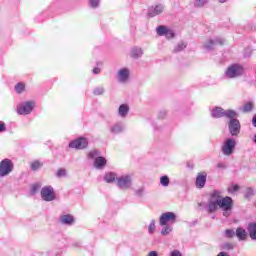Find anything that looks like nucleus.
<instances>
[{"label":"nucleus","mask_w":256,"mask_h":256,"mask_svg":"<svg viewBox=\"0 0 256 256\" xmlns=\"http://www.w3.org/2000/svg\"><path fill=\"white\" fill-rule=\"evenodd\" d=\"M206 209L208 213H215L217 209H222L223 217H230L233 211V198L229 196L223 198L221 191L214 190L210 195Z\"/></svg>","instance_id":"1"},{"label":"nucleus","mask_w":256,"mask_h":256,"mask_svg":"<svg viewBox=\"0 0 256 256\" xmlns=\"http://www.w3.org/2000/svg\"><path fill=\"white\" fill-rule=\"evenodd\" d=\"M116 185L121 191H128L133 187V175L132 174H123L116 178Z\"/></svg>","instance_id":"2"},{"label":"nucleus","mask_w":256,"mask_h":256,"mask_svg":"<svg viewBox=\"0 0 256 256\" xmlns=\"http://www.w3.org/2000/svg\"><path fill=\"white\" fill-rule=\"evenodd\" d=\"M211 116L214 117V119H221V117L234 119V117H237V112L231 109L225 110L221 107H215L211 110Z\"/></svg>","instance_id":"3"},{"label":"nucleus","mask_w":256,"mask_h":256,"mask_svg":"<svg viewBox=\"0 0 256 256\" xmlns=\"http://www.w3.org/2000/svg\"><path fill=\"white\" fill-rule=\"evenodd\" d=\"M88 159H94L95 169H104L107 165V159L101 156V152L99 150L90 151L88 153Z\"/></svg>","instance_id":"4"},{"label":"nucleus","mask_w":256,"mask_h":256,"mask_svg":"<svg viewBox=\"0 0 256 256\" xmlns=\"http://www.w3.org/2000/svg\"><path fill=\"white\" fill-rule=\"evenodd\" d=\"M243 73H245V69L239 64H233L225 71V75L228 79H237V77H241Z\"/></svg>","instance_id":"5"},{"label":"nucleus","mask_w":256,"mask_h":256,"mask_svg":"<svg viewBox=\"0 0 256 256\" xmlns=\"http://www.w3.org/2000/svg\"><path fill=\"white\" fill-rule=\"evenodd\" d=\"M33 109H35V101H25L16 107L18 115H31Z\"/></svg>","instance_id":"6"},{"label":"nucleus","mask_w":256,"mask_h":256,"mask_svg":"<svg viewBox=\"0 0 256 256\" xmlns=\"http://www.w3.org/2000/svg\"><path fill=\"white\" fill-rule=\"evenodd\" d=\"M235 147H237V141H235L234 138H228L223 142L221 151L223 155H225L226 157H230V155H233Z\"/></svg>","instance_id":"7"},{"label":"nucleus","mask_w":256,"mask_h":256,"mask_svg":"<svg viewBox=\"0 0 256 256\" xmlns=\"http://www.w3.org/2000/svg\"><path fill=\"white\" fill-rule=\"evenodd\" d=\"M116 79L121 85H127L131 79V70L127 67L120 68L116 73Z\"/></svg>","instance_id":"8"},{"label":"nucleus","mask_w":256,"mask_h":256,"mask_svg":"<svg viewBox=\"0 0 256 256\" xmlns=\"http://www.w3.org/2000/svg\"><path fill=\"white\" fill-rule=\"evenodd\" d=\"M13 161L11 159H4L0 162V177H7L13 172Z\"/></svg>","instance_id":"9"},{"label":"nucleus","mask_w":256,"mask_h":256,"mask_svg":"<svg viewBox=\"0 0 256 256\" xmlns=\"http://www.w3.org/2000/svg\"><path fill=\"white\" fill-rule=\"evenodd\" d=\"M40 195L43 201H47L48 203L51 201H55L56 199L55 190L53 189V186H44L41 189Z\"/></svg>","instance_id":"10"},{"label":"nucleus","mask_w":256,"mask_h":256,"mask_svg":"<svg viewBox=\"0 0 256 256\" xmlns=\"http://www.w3.org/2000/svg\"><path fill=\"white\" fill-rule=\"evenodd\" d=\"M236 118L237 117L230 118V121L228 122V129L232 137H237V135L241 133V123Z\"/></svg>","instance_id":"11"},{"label":"nucleus","mask_w":256,"mask_h":256,"mask_svg":"<svg viewBox=\"0 0 256 256\" xmlns=\"http://www.w3.org/2000/svg\"><path fill=\"white\" fill-rule=\"evenodd\" d=\"M177 221V215L173 212H165L161 214L159 218V225H169V223L173 224Z\"/></svg>","instance_id":"12"},{"label":"nucleus","mask_w":256,"mask_h":256,"mask_svg":"<svg viewBox=\"0 0 256 256\" xmlns=\"http://www.w3.org/2000/svg\"><path fill=\"white\" fill-rule=\"evenodd\" d=\"M89 145V141L87 140V138H77L76 140H73L69 143V147L70 149H87V146Z\"/></svg>","instance_id":"13"},{"label":"nucleus","mask_w":256,"mask_h":256,"mask_svg":"<svg viewBox=\"0 0 256 256\" xmlns=\"http://www.w3.org/2000/svg\"><path fill=\"white\" fill-rule=\"evenodd\" d=\"M225 43V40L223 38H214V39H208L204 42V49L206 51H213L217 47V45H223Z\"/></svg>","instance_id":"14"},{"label":"nucleus","mask_w":256,"mask_h":256,"mask_svg":"<svg viewBox=\"0 0 256 256\" xmlns=\"http://www.w3.org/2000/svg\"><path fill=\"white\" fill-rule=\"evenodd\" d=\"M165 11V5L158 4L156 6H152L148 10V16L150 17H157V15H161Z\"/></svg>","instance_id":"15"},{"label":"nucleus","mask_w":256,"mask_h":256,"mask_svg":"<svg viewBox=\"0 0 256 256\" xmlns=\"http://www.w3.org/2000/svg\"><path fill=\"white\" fill-rule=\"evenodd\" d=\"M125 131V124L123 122H118L110 126V133L112 135H119Z\"/></svg>","instance_id":"16"},{"label":"nucleus","mask_w":256,"mask_h":256,"mask_svg":"<svg viewBox=\"0 0 256 256\" xmlns=\"http://www.w3.org/2000/svg\"><path fill=\"white\" fill-rule=\"evenodd\" d=\"M130 109L131 108L129 107V104H121L118 107V117L121 119H127V115H129Z\"/></svg>","instance_id":"17"},{"label":"nucleus","mask_w":256,"mask_h":256,"mask_svg":"<svg viewBox=\"0 0 256 256\" xmlns=\"http://www.w3.org/2000/svg\"><path fill=\"white\" fill-rule=\"evenodd\" d=\"M143 53V48L134 46L130 50V57H132V59H141V57H143Z\"/></svg>","instance_id":"18"},{"label":"nucleus","mask_w":256,"mask_h":256,"mask_svg":"<svg viewBox=\"0 0 256 256\" xmlns=\"http://www.w3.org/2000/svg\"><path fill=\"white\" fill-rule=\"evenodd\" d=\"M206 183H207V174L199 173L196 177V187L198 189H203Z\"/></svg>","instance_id":"19"},{"label":"nucleus","mask_w":256,"mask_h":256,"mask_svg":"<svg viewBox=\"0 0 256 256\" xmlns=\"http://www.w3.org/2000/svg\"><path fill=\"white\" fill-rule=\"evenodd\" d=\"M60 223L62 225L71 226L73 223H75V218L71 214L62 215L60 216Z\"/></svg>","instance_id":"20"},{"label":"nucleus","mask_w":256,"mask_h":256,"mask_svg":"<svg viewBox=\"0 0 256 256\" xmlns=\"http://www.w3.org/2000/svg\"><path fill=\"white\" fill-rule=\"evenodd\" d=\"M248 233L250 239H252V241H256V222H251L248 224Z\"/></svg>","instance_id":"21"},{"label":"nucleus","mask_w":256,"mask_h":256,"mask_svg":"<svg viewBox=\"0 0 256 256\" xmlns=\"http://www.w3.org/2000/svg\"><path fill=\"white\" fill-rule=\"evenodd\" d=\"M117 174L115 172H108L104 175V181L106 183H115L117 181Z\"/></svg>","instance_id":"22"},{"label":"nucleus","mask_w":256,"mask_h":256,"mask_svg":"<svg viewBox=\"0 0 256 256\" xmlns=\"http://www.w3.org/2000/svg\"><path fill=\"white\" fill-rule=\"evenodd\" d=\"M185 49H187L186 42L180 41L174 46L173 53H181V51H185Z\"/></svg>","instance_id":"23"},{"label":"nucleus","mask_w":256,"mask_h":256,"mask_svg":"<svg viewBox=\"0 0 256 256\" xmlns=\"http://www.w3.org/2000/svg\"><path fill=\"white\" fill-rule=\"evenodd\" d=\"M236 237H238L240 241H245V239H247V232L243 228H237Z\"/></svg>","instance_id":"24"},{"label":"nucleus","mask_w":256,"mask_h":256,"mask_svg":"<svg viewBox=\"0 0 256 256\" xmlns=\"http://www.w3.org/2000/svg\"><path fill=\"white\" fill-rule=\"evenodd\" d=\"M168 27L165 25H160L156 28V33L159 37H165L167 31H168Z\"/></svg>","instance_id":"25"},{"label":"nucleus","mask_w":256,"mask_h":256,"mask_svg":"<svg viewBox=\"0 0 256 256\" xmlns=\"http://www.w3.org/2000/svg\"><path fill=\"white\" fill-rule=\"evenodd\" d=\"M162 227L161 235H163V237H167V235L173 232V227L170 224L163 225Z\"/></svg>","instance_id":"26"},{"label":"nucleus","mask_w":256,"mask_h":256,"mask_svg":"<svg viewBox=\"0 0 256 256\" xmlns=\"http://www.w3.org/2000/svg\"><path fill=\"white\" fill-rule=\"evenodd\" d=\"M41 167H43V162H41L40 160H35L30 164V169L32 171H39Z\"/></svg>","instance_id":"27"},{"label":"nucleus","mask_w":256,"mask_h":256,"mask_svg":"<svg viewBox=\"0 0 256 256\" xmlns=\"http://www.w3.org/2000/svg\"><path fill=\"white\" fill-rule=\"evenodd\" d=\"M210 0H194V7L197 9H201L205 7L206 5H209Z\"/></svg>","instance_id":"28"},{"label":"nucleus","mask_w":256,"mask_h":256,"mask_svg":"<svg viewBox=\"0 0 256 256\" xmlns=\"http://www.w3.org/2000/svg\"><path fill=\"white\" fill-rule=\"evenodd\" d=\"M156 221L155 219H152L148 225V233L149 235H153V233H155V229H157V226H156Z\"/></svg>","instance_id":"29"},{"label":"nucleus","mask_w":256,"mask_h":256,"mask_svg":"<svg viewBox=\"0 0 256 256\" xmlns=\"http://www.w3.org/2000/svg\"><path fill=\"white\" fill-rule=\"evenodd\" d=\"M15 91L16 93H18L19 95H21V93L25 92V83L23 82H19L15 85Z\"/></svg>","instance_id":"30"},{"label":"nucleus","mask_w":256,"mask_h":256,"mask_svg":"<svg viewBox=\"0 0 256 256\" xmlns=\"http://www.w3.org/2000/svg\"><path fill=\"white\" fill-rule=\"evenodd\" d=\"M243 113H250V111H253V102H248L244 104L242 107Z\"/></svg>","instance_id":"31"},{"label":"nucleus","mask_w":256,"mask_h":256,"mask_svg":"<svg viewBox=\"0 0 256 256\" xmlns=\"http://www.w3.org/2000/svg\"><path fill=\"white\" fill-rule=\"evenodd\" d=\"M66 176H67V170L65 168H59L56 171V177L58 179H61V178L66 177Z\"/></svg>","instance_id":"32"},{"label":"nucleus","mask_w":256,"mask_h":256,"mask_svg":"<svg viewBox=\"0 0 256 256\" xmlns=\"http://www.w3.org/2000/svg\"><path fill=\"white\" fill-rule=\"evenodd\" d=\"M169 183H170L169 176L164 175L160 178V184L162 187H169Z\"/></svg>","instance_id":"33"},{"label":"nucleus","mask_w":256,"mask_h":256,"mask_svg":"<svg viewBox=\"0 0 256 256\" xmlns=\"http://www.w3.org/2000/svg\"><path fill=\"white\" fill-rule=\"evenodd\" d=\"M253 195H255V191L253 190V188H246L244 191V196L246 199H251V197H253Z\"/></svg>","instance_id":"34"},{"label":"nucleus","mask_w":256,"mask_h":256,"mask_svg":"<svg viewBox=\"0 0 256 256\" xmlns=\"http://www.w3.org/2000/svg\"><path fill=\"white\" fill-rule=\"evenodd\" d=\"M103 93H105V88H103V86H98L93 90V95H103Z\"/></svg>","instance_id":"35"},{"label":"nucleus","mask_w":256,"mask_h":256,"mask_svg":"<svg viewBox=\"0 0 256 256\" xmlns=\"http://www.w3.org/2000/svg\"><path fill=\"white\" fill-rule=\"evenodd\" d=\"M164 37H166V39H173V37H175V32L168 28L166 34H164Z\"/></svg>","instance_id":"36"},{"label":"nucleus","mask_w":256,"mask_h":256,"mask_svg":"<svg viewBox=\"0 0 256 256\" xmlns=\"http://www.w3.org/2000/svg\"><path fill=\"white\" fill-rule=\"evenodd\" d=\"M39 189H41V185L40 184H32L31 186V194L35 195V193H37L39 191Z\"/></svg>","instance_id":"37"},{"label":"nucleus","mask_w":256,"mask_h":256,"mask_svg":"<svg viewBox=\"0 0 256 256\" xmlns=\"http://www.w3.org/2000/svg\"><path fill=\"white\" fill-rule=\"evenodd\" d=\"M100 1L101 0H89L90 7H92L93 9H97V7H99Z\"/></svg>","instance_id":"38"},{"label":"nucleus","mask_w":256,"mask_h":256,"mask_svg":"<svg viewBox=\"0 0 256 256\" xmlns=\"http://www.w3.org/2000/svg\"><path fill=\"white\" fill-rule=\"evenodd\" d=\"M46 256H61V253L55 251V250H48L45 252Z\"/></svg>","instance_id":"39"},{"label":"nucleus","mask_w":256,"mask_h":256,"mask_svg":"<svg viewBox=\"0 0 256 256\" xmlns=\"http://www.w3.org/2000/svg\"><path fill=\"white\" fill-rule=\"evenodd\" d=\"M225 237H228V239H231L232 237H235V231L228 229L225 231Z\"/></svg>","instance_id":"40"},{"label":"nucleus","mask_w":256,"mask_h":256,"mask_svg":"<svg viewBox=\"0 0 256 256\" xmlns=\"http://www.w3.org/2000/svg\"><path fill=\"white\" fill-rule=\"evenodd\" d=\"M239 190V185L235 184L228 188V193H236Z\"/></svg>","instance_id":"41"},{"label":"nucleus","mask_w":256,"mask_h":256,"mask_svg":"<svg viewBox=\"0 0 256 256\" xmlns=\"http://www.w3.org/2000/svg\"><path fill=\"white\" fill-rule=\"evenodd\" d=\"M222 249H224L225 251H231V249H233V244L225 243L223 244Z\"/></svg>","instance_id":"42"},{"label":"nucleus","mask_w":256,"mask_h":256,"mask_svg":"<svg viewBox=\"0 0 256 256\" xmlns=\"http://www.w3.org/2000/svg\"><path fill=\"white\" fill-rule=\"evenodd\" d=\"M4 131H7V127L5 126V122L0 121V133H4Z\"/></svg>","instance_id":"43"},{"label":"nucleus","mask_w":256,"mask_h":256,"mask_svg":"<svg viewBox=\"0 0 256 256\" xmlns=\"http://www.w3.org/2000/svg\"><path fill=\"white\" fill-rule=\"evenodd\" d=\"M170 256H182V254L179 250H174L170 253Z\"/></svg>","instance_id":"44"},{"label":"nucleus","mask_w":256,"mask_h":256,"mask_svg":"<svg viewBox=\"0 0 256 256\" xmlns=\"http://www.w3.org/2000/svg\"><path fill=\"white\" fill-rule=\"evenodd\" d=\"M93 73H94V75H99L101 73V68H97V67L94 68Z\"/></svg>","instance_id":"45"},{"label":"nucleus","mask_w":256,"mask_h":256,"mask_svg":"<svg viewBox=\"0 0 256 256\" xmlns=\"http://www.w3.org/2000/svg\"><path fill=\"white\" fill-rule=\"evenodd\" d=\"M225 167H226L225 163H223V162H220V163L217 164L218 169H225Z\"/></svg>","instance_id":"46"},{"label":"nucleus","mask_w":256,"mask_h":256,"mask_svg":"<svg viewBox=\"0 0 256 256\" xmlns=\"http://www.w3.org/2000/svg\"><path fill=\"white\" fill-rule=\"evenodd\" d=\"M147 256H159L157 251H150Z\"/></svg>","instance_id":"47"},{"label":"nucleus","mask_w":256,"mask_h":256,"mask_svg":"<svg viewBox=\"0 0 256 256\" xmlns=\"http://www.w3.org/2000/svg\"><path fill=\"white\" fill-rule=\"evenodd\" d=\"M252 124H253L254 127H256V115L252 119Z\"/></svg>","instance_id":"48"},{"label":"nucleus","mask_w":256,"mask_h":256,"mask_svg":"<svg viewBox=\"0 0 256 256\" xmlns=\"http://www.w3.org/2000/svg\"><path fill=\"white\" fill-rule=\"evenodd\" d=\"M137 195H143V189H139V190H137Z\"/></svg>","instance_id":"49"},{"label":"nucleus","mask_w":256,"mask_h":256,"mask_svg":"<svg viewBox=\"0 0 256 256\" xmlns=\"http://www.w3.org/2000/svg\"><path fill=\"white\" fill-rule=\"evenodd\" d=\"M229 0H218V3H227Z\"/></svg>","instance_id":"50"},{"label":"nucleus","mask_w":256,"mask_h":256,"mask_svg":"<svg viewBox=\"0 0 256 256\" xmlns=\"http://www.w3.org/2000/svg\"><path fill=\"white\" fill-rule=\"evenodd\" d=\"M254 143L256 144V134H255V136H254Z\"/></svg>","instance_id":"51"}]
</instances>
